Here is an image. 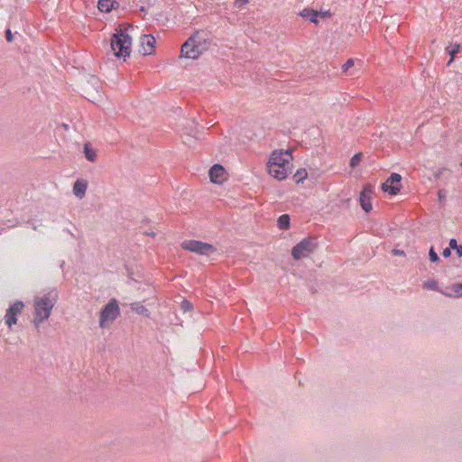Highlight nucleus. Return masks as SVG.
Returning a JSON list of instances; mask_svg holds the SVG:
<instances>
[{"mask_svg": "<svg viewBox=\"0 0 462 462\" xmlns=\"http://www.w3.org/2000/svg\"><path fill=\"white\" fill-rule=\"evenodd\" d=\"M439 198L441 199L443 198V195H441L440 193L439 194Z\"/></svg>", "mask_w": 462, "mask_h": 462, "instance_id": "72a5a7b5", "label": "nucleus"}, {"mask_svg": "<svg viewBox=\"0 0 462 462\" xmlns=\"http://www.w3.org/2000/svg\"><path fill=\"white\" fill-rule=\"evenodd\" d=\"M461 48L462 46L458 43L450 44L447 47V51L450 56L448 66H449L454 61L456 54L460 51Z\"/></svg>", "mask_w": 462, "mask_h": 462, "instance_id": "6ab92c4d", "label": "nucleus"}, {"mask_svg": "<svg viewBox=\"0 0 462 462\" xmlns=\"http://www.w3.org/2000/svg\"><path fill=\"white\" fill-rule=\"evenodd\" d=\"M448 245H449V247H448V248H450V249H454V250H456V249L457 248V246L459 245H457V240H456V239H454V238H452V239H450V240H449Z\"/></svg>", "mask_w": 462, "mask_h": 462, "instance_id": "bb28decb", "label": "nucleus"}, {"mask_svg": "<svg viewBox=\"0 0 462 462\" xmlns=\"http://www.w3.org/2000/svg\"><path fill=\"white\" fill-rule=\"evenodd\" d=\"M422 287H423V289L428 290V291H437L441 292V291L439 288L438 282L433 279L424 282L422 284Z\"/></svg>", "mask_w": 462, "mask_h": 462, "instance_id": "4be33fe9", "label": "nucleus"}, {"mask_svg": "<svg viewBox=\"0 0 462 462\" xmlns=\"http://www.w3.org/2000/svg\"><path fill=\"white\" fill-rule=\"evenodd\" d=\"M402 176L399 173H392L391 176L382 184V189L392 196L397 195L402 189Z\"/></svg>", "mask_w": 462, "mask_h": 462, "instance_id": "1a4fd4ad", "label": "nucleus"}, {"mask_svg": "<svg viewBox=\"0 0 462 462\" xmlns=\"http://www.w3.org/2000/svg\"><path fill=\"white\" fill-rule=\"evenodd\" d=\"M292 160L291 150H274L266 162V171L273 179L279 181L284 180L292 171Z\"/></svg>", "mask_w": 462, "mask_h": 462, "instance_id": "f257e3e1", "label": "nucleus"}, {"mask_svg": "<svg viewBox=\"0 0 462 462\" xmlns=\"http://www.w3.org/2000/svg\"><path fill=\"white\" fill-rule=\"evenodd\" d=\"M442 255L446 258L449 257L451 255L450 248H445L442 252Z\"/></svg>", "mask_w": 462, "mask_h": 462, "instance_id": "c756f323", "label": "nucleus"}, {"mask_svg": "<svg viewBox=\"0 0 462 462\" xmlns=\"http://www.w3.org/2000/svg\"><path fill=\"white\" fill-rule=\"evenodd\" d=\"M120 308L116 299L110 300L101 310L99 314V327L108 328L113 322L119 317Z\"/></svg>", "mask_w": 462, "mask_h": 462, "instance_id": "423d86ee", "label": "nucleus"}, {"mask_svg": "<svg viewBox=\"0 0 462 462\" xmlns=\"http://www.w3.org/2000/svg\"><path fill=\"white\" fill-rule=\"evenodd\" d=\"M448 290L447 291H441V293L449 298L462 297V283H454Z\"/></svg>", "mask_w": 462, "mask_h": 462, "instance_id": "4468645a", "label": "nucleus"}, {"mask_svg": "<svg viewBox=\"0 0 462 462\" xmlns=\"http://www.w3.org/2000/svg\"><path fill=\"white\" fill-rule=\"evenodd\" d=\"M392 253H393V254H394V255L405 256V253H404V251H402V250L393 249V250L392 251Z\"/></svg>", "mask_w": 462, "mask_h": 462, "instance_id": "cd10ccee", "label": "nucleus"}, {"mask_svg": "<svg viewBox=\"0 0 462 462\" xmlns=\"http://www.w3.org/2000/svg\"><path fill=\"white\" fill-rule=\"evenodd\" d=\"M181 308L184 311H189L192 310V305L188 300H183L181 302Z\"/></svg>", "mask_w": 462, "mask_h": 462, "instance_id": "a878e982", "label": "nucleus"}, {"mask_svg": "<svg viewBox=\"0 0 462 462\" xmlns=\"http://www.w3.org/2000/svg\"><path fill=\"white\" fill-rule=\"evenodd\" d=\"M57 300L58 293L54 290L34 297L32 323L35 328H39L42 323L49 319Z\"/></svg>", "mask_w": 462, "mask_h": 462, "instance_id": "f03ea898", "label": "nucleus"}, {"mask_svg": "<svg viewBox=\"0 0 462 462\" xmlns=\"http://www.w3.org/2000/svg\"><path fill=\"white\" fill-rule=\"evenodd\" d=\"M248 0H236V5L237 6H242V5H245V4H247Z\"/></svg>", "mask_w": 462, "mask_h": 462, "instance_id": "2f4dec72", "label": "nucleus"}, {"mask_svg": "<svg viewBox=\"0 0 462 462\" xmlns=\"http://www.w3.org/2000/svg\"><path fill=\"white\" fill-rule=\"evenodd\" d=\"M210 181L214 184H222L227 180L226 169L221 164H214L208 171Z\"/></svg>", "mask_w": 462, "mask_h": 462, "instance_id": "9b49d317", "label": "nucleus"}, {"mask_svg": "<svg viewBox=\"0 0 462 462\" xmlns=\"http://www.w3.org/2000/svg\"><path fill=\"white\" fill-rule=\"evenodd\" d=\"M354 66V60L348 59L345 64L342 66V69L344 72L347 71L350 68Z\"/></svg>", "mask_w": 462, "mask_h": 462, "instance_id": "393cba45", "label": "nucleus"}, {"mask_svg": "<svg viewBox=\"0 0 462 462\" xmlns=\"http://www.w3.org/2000/svg\"><path fill=\"white\" fill-rule=\"evenodd\" d=\"M330 13L328 11H325V12H319V17H321V18H328V17H330Z\"/></svg>", "mask_w": 462, "mask_h": 462, "instance_id": "c85d7f7f", "label": "nucleus"}, {"mask_svg": "<svg viewBox=\"0 0 462 462\" xmlns=\"http://www.w3.org/2000/svg\"><path fill=\"white\" fill-rule=\"evenodd\" d=\"M128 24H120L115 31L110 46L114 55L125 60L130 56L132 49V38L127 33Z\"/></svg>", "mask_w": 462, "mask_h": 462, "instance_id": "20e7f679", "label": "nucleus"}, {"mask_svg": "<svg viewBox=\"0 0 462 462\" xmlns=\"http://www.w3.org/2000/svg\"><path fill=\"white\" fill-rule=\"evenodd\" d=\"M429 256H430V261L433 263H437L439 261V257L437 254V253L435 252L433 247H430V249L429 251Z\"/></svg>", "mask_w": 462, "mask_h": 462, "instance_id": "b1692460", "label": "nucleus"}, {"mask_svg": "<svg viewBox=\"0 0 462 462\" xmlns=\"http://www.w3.org/2000/svg\"><path fill=\"white\" fill-rule=\"evenodd\" d=\"M130 309L132 311L136 313L137 315L150 318L151 312L150 310L141 302H133L130 304Z\"/></svg>", "mask_w": 462, "mask_h": 462, "instance_id": "2eb2a0df", "label": "nucleus"}, {"mask_svg": "<svg viewBox=\"0 0 462 462\" xmlns=\"http://www.w3.org/2000/svg\"><path fill=\"white\" fill-rule=\"evenodd\" d=\"M5 34H6L7 42H11L13 41V34H12L11 31L8 29L5 32Z\"/></svg>", "mask_w": 462, "mask_h": 462, "instance_id": "7c9ffc66", "label": "nucleus"}, {"mask_svg": "<svg viewBox=\"0 0 462 462\" xmlns=\"http://www.w3.org/2000/svg\"><path fill=\"white\" fill-rule=\"evenodd\" d=\"M181 247L201 255H209L216 250L212 245L197 240H186L181 243Z\"/></svg>", "mask_w": 462, "mask_h": 462, "instance_id": "0eeeda50", "label": "nucleus"}, {"mask_svg": "<svg viewBox=\"0 0 462 462\" xmlns=\"http://www.w3.org/2000/svg\"><path fill=\"white\" fill-rule=\"evenodd\" d=\"M24 307L22 300H15L6 310L4 319L9 330H12L13 327L17 324L18 316L22 314Z\"/></svg>", "mask_w": 462, "mask_h": 462, "instance_id": "6e6552de", "label": "nucleus"}, {"mask_svg": "<svg viewBox=\"0 0 462 462\" xmlns=\"http://www.w3.org/2000/svg\"><path fill=\"white\" fill-rule=\"evenodd\" d=\"M209 46V38L203 32H196L182 44L180 58L197 60Z\"/></svg>", "mask_w": 462, "mask_h": 462, "instance_id": "7ed1b4c3", "label": "nucleus"}, {"mask_svg": "<svg viewBox=\"0 0 462 462\" xmlns=\"http://www.w3.org/2000/svg\"><path fill=\"white\" fill-rule=\"evenodd\" d=\"M308 171L305 168L299 169L293 175L296 183H301L308 178Z\"/></svg>", "mask_w": 462, "mask_h": 462, "instance_id": "412c9836", "label": "nucleus"}, {"mask_svg": "<svg viewBox=\"0 0 462 462\" xmlns=\"http://www.w3.org/2000/svg\"><path fill=\"white\" fill-rule=\"evenodd\" d=\"M456 253L458 255V257H462V245H458L456 249Z\"/></svg>", "mask_w": 462, "mask_h": 462, "instance_id": "473e14b6", "label": "nucleus"}, {"mask_svg": "<svg viewBox=\"0 0 462 462\" xmlns=\"http://www.w3.org/2000/svg\"><path fill=\"white\" fill-rule=\"evenodd\" d=\"M155 38L151 34H144L140 39V50L139 51L143 55H151L155 50Z\"/></svg>", "mask_w": 462, "mask_h": 462, "instance_id": "f8f14e48", "label": "nucleus"}, {"mask_svg": "<svg viewBox=\"0 0 462 462\" xmlns=\"http://www.w3.org/2000/svg\"><path fill=\"white\" fill-rule=\"evenodd\" d=\"M460 166L462 167V162H461V164H460Z\"/></svg>", "mask_w": 462, "mask_h": 462, "instance_id": "c9c22d12", "label": "nucleus"}, {"mask_svg": "<svg viewBox=\"0 0 462 462\" xmlns=\"http://www.w3.org/2000/svg\"><path fill=\"white\" fill-rule=\"evenodd\" d=\"M319 244L314 237H306L291 248V256L295 261L310 257L318 249Z\"/></svg>", "mask_w": 462, "mask_h": 462, "instance_id": "39448f33", "label": "nucleus"}, {"mask_svg": "<svg viewBox=\"0 0 462 462\" xmlns=\"http://www.w3.org/2000/svg\"><path fill=\"white\" fill-rule=\"evenodd\" d=\"M88 187V181L86 179L79 178L75 180L72 187L73 195L79 199L85 198L87 189Z\"/></svg>", "mask_w": 462, "mask_h": 462, "instance_id": "ddd939ff", "label": "nucleus"}, {"mask_svg": "<svg viewBox=\"0 0 462 462\" xmlns=\"http://www.w3.org/2000/svg\"><path fill=\"white\" fill-rule=\"evenodd\" d=\"M374 195V189L371 184H366L364 186L362 191L359 195V202L363 210L366 213H369L373 209L372 206V199Z\"/></svg>", "mask_w": 462, "mask_h": 462, "instance_id": "9d476101", "label": "nucleus"}, {"mask_svg": "<svg viewBox=\"0 0 462 462\" xmlns=\"http://www.w3.org/2000/svg\"><path fill=\"white\" fill-rule=\"evenodd\" d=\"M277 226L280 229L287 230L290 227V217L287 214L282 215L277 220Z\"/></svg>", "mask_w": 462, "mask_h": 462, "instance_id": "aec40b11", "label": "nucleus"}, {"mask_svg": "<svg viewBox=\"0 0 462 462\" xmlns=\"http://www.w3.org/2000/svg\"><path fill=\"white\" fill-rule=\"evenodd\" d=\"M83 152L86 159L90 162H95L97 161V151L92 147L90 143H84Z\"/></svg>", "mask_w": 462, "mask_h": 462, "instance_id": "f3484780", "label": "nucleus"}, {"mask_svg": "<svg viewBox=\"0 0 462 462\" xmlns=\"http://www.w3.org/2000/svg\"><path fill=\"white\" fill-rule=\"evenodd\" d=\"M439 198L441 199L443 198V195H441L440 193L439 194Z\"/></svg>", "mask_w": 462, "mask_h": 462, "instance_id": "f704fd0d", "label": "nucleus"}, {"mask_svg": "<svg viewBox=\"0 0 462 462\" xmlns=\"http://www.w3.org/2000/svg\"><path fill=\"white\" fill-rule=\"evenodd\" d=\"M117 6L118 4L116 0H99L97 3L98 10L104 13H109Z\"/></svg>", "mask_w": 462, "mask_h": 462, "instance_id": "dca6fc26", "label": "nucleus"}, {"mask_svg": "<svg viewBox=\"0 0 462 462\" xmlns=\"http://www.w3.org/2000/svg\"><path fill=\"white\" fill-rule=\"evenodd\" d=\"M361 159H362V153L361 152H358V153H356L351 159H350V162H349V164L352 168H356L361 162Z\"/></svg>", "mask_w": 462, "mask_h": 462, "instance_id": "5701e85b", "label": "nucleus"}, {"mask_svg": "<svg viewBox=\"0 0 462 462\" xmlns=\"http://www.w3.org/2000/svg\"><path fill=\"white\" fill-rule=\"evenodd\" d=\"M300 15L311 23H318L319 12L317 11L312 9H304L301 11Z\"/></svg>", "mask_w": 462, "mask_h": 462, "instance_id": "a211bd4d", "label": "nucleus"}]
</instances>
